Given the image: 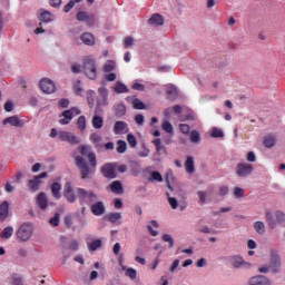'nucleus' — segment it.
<instances>
[{
    "instance_id": "obj_1",
    "label": "nucleus",
    "mask_w": 285,
    "mask_h": 285,
    "mask_svg": "<svg viewBox=\"0 0 285 285\" xmlns=\"http://www.w3.org/2000/svg\"><path fill=\"white\" fill-rule=\"evenodd\" d=\"M82 70L86 77H88V79H91V81H95V79H97V62L92 57L87 56L86 58H83Z\"/></svg>"
},
{
    "instance_id": "obj_2",
    "label": "nucleus",
    "mask_w": 285,
    "mask_h": 285,
    "mask_svg": "<svg viewBox=\"0 0 285 285\" xmlns=\"http://www.w3.org/2000/svg\"><path fill=\"white\" fill-rule=\"evenodd\" d=\"M35 233V226L32 223H23L17 230V237L20 242H28Z\"/></svg>"
},
{
    "instance_id": "obj_3",
    "label": "nucleus",
    "mask_w": 285,
    "mask_h": 285,
    "mask_svg": "<svg viewBox=\"0 0 285 285\" xmlns=\"http://www.w3.org/2000/svg\"><path fill=\"white\" fill-rule=\"evenodd\" d=\"M269 268L272 273H279L282 271V258L276 249L269 252Z\"/></svg>"
},
{
    "instance_id": "obj_4",
    "label": "nucleus",
    "mask_w": 285,
    "mask_h": 285,
    "mask_svg": "<svg viewBox=\"0 0 285 285\" xmlns=\"http://www.w3.org/2000/svg\"><path fill=\"white\" fill-rule=\"evenodd\" d=\"M75 115H81V110L77 107H72L71 109L62 111L61 117L65 118L60 119L59 124L62 126H68V124L72 121V117H75Z\"/></svg>"
},
{
    "instance_id": "obj_5",
    "label": "nucleus",
    "mask_w": 285,
    "mask_h": 285,
    "mask_svg": "<svg viewBox=\"0 0 285 285\" xmlns=\"http://www.w3.org/2000/svg\"><path fill=\"white\" fill-rule=\"evenodd\" d=\"M76 166L80 170V175L82 179H87L88 175H90V167H88V163L83 157L77 156L76 157Z\"/></svg>"
},
{
    "instance_id": "obj_6",
    "label": "nucleus",
    "mask_w": 285,
    "mask_h": 285,
    "mask_svg": "<svg viewBox=\"0 0 285 285\" xmlns=\"http://www.w3.org/2000/svg\"><path fill=\"white\" fill-rule=\"evenodd\" d=\"M39 88L45 92V95H52L57 90V86L49 78H42L39 82Z\"/></svg>"
},
{
    "instance_id": "obj_7",
    "label": "nucleus",
    "mask_w": 285,
    "mask_h": 285,
    "mask_svg": "<svg viewBox=\"0 0 285 285\" xmlns=\"http://www.w3.org/2000/svg\"><path fill=\"white\" fill-rule=\"evenodd\" d=\"M79 150H80V155H82V157H86V155H87L91 168H97V156L92 151L88 153V150H90V146L81 145L79 147Z\"/></svg>"
},
{
    "instance_id": "obj_8",
    "label": "nucleus",
    "mask_w": 285,
    "mask_h": 285,
    "mask_svg": "<svg viewBox=\"0 0 285 285\" xmlns=\"http://www.w3.org/2000/svg\"><path fill=\"white\" fill-rule=\"evenodd\" d=\"M254 167L248 163H240L236 166V175L238 177H248V175H253Z\"/></svg>"
},
{
    "instance_id": "obj_9",
    "label": "nucleus",
    "mask_w": 285,
    "mask_h": 285,
    "mask_svg": "<svg viewBox=\"0 0 285 285\" xmlns=\"http://www.w3.org/2000/svg\"><path fill=\"white\" fill-rule=\"evenodd\" d=\"M76 19L77 21H83L85 23H87V26H95V22L97 21V18L95 17L94 13H88L86 11H79L76 14Z\"/></svg>"
},
{
    "instance_id": "obj_10",
    "label": "nucleus",
    "mask_w": 285,
    "mask_h": 285,
    "mask_svg": "<svg viewBox=\"0 0 285 285\" xmlns=\"http://www.w3.org/2000/svg\"><path fill=\"white\" fill-rule=\"evenodd\" d=\"M59 139L60 141H67V144H71L72 146L81 142L79 137L75 136V134L70 131H60Z\"/></svg>"
},
{
    "instance_id": "obj_11",
    "label": "nucleus",
    "mask_w": 285,
    "mask_h": 285,
    "mask_svg": "<svg viewBox=\"0 0 285 285\" xmlns=\"http://www.w3.org/2000/svg\"><path fill=\"white\" fill-rule=\"evenodd\" d=\"M101 174L104 175V177H106V179H116L117 178V171L115 170V165L114 164H105L101 167Z\"/></svg>"
},
{
    "instance_id": "obj_12",
    "label": "nucleus",
    "mask_w": 285,
    "mask_h": 285,
    "mask_svg": "<svg viewBox=\"0 0 285 285\" xmlns=\"http://www.w3.org/2000/svg\"><path fill=\"white\" fill-rule=\"evenodd\" d=\"M63 197L67 198L69 204H75V202H77V195H75V189L72 188L71 183H66Z\"/></svg>"
},
{
    "instance_id": "obj_13",
    "label": "nucleus",
    "mask_w": 285,
    "mask_h": 285,
    "mask_svg": "<svg viewBox=\"0 0 285 285\" xmlns=\"http://www.w3.org/2000/svg\"><path fill=\"white\" fill-rule=\"evenodd\" d=\"M249 285H271V279L264 275H257L248 281Z\"/></svg>"
},
{
    "instance_id": "obj_14",
    "label": "nucleus",
    "mask_w": 285,
    "mask_h": 285,
    "mask_svg": "<svg viewBox=\"0 0 285 285\" xmlns=\"http://www.w3.org/2000/svg\"><path fill=\"white\" fill-rule=\"evenodd\" d=\"M90 210L94 215L101 216L106 214V206L104 202H97L91 206Z\"/></svg>"
},
{
    "instance_id": "obj_15",
    "label": "nucleus",
    "mask_w": 285,
    "mask_h": 285,
    "mask_svg": "<svg viewBox=\"0 0 285 285\" xmlns=\"http://www.w3.org/2000/svg\"><path fill=\"white\" fill-rule=\"evenodd\" d=\"M8 215H10V203L4 200L0 205V222H6V219H8Z\"/></svg>"
},
{
    "instance_id": "obj_16",
    "label": "nucleus",
    "mask_w": 285,
    "mask_h": 285,
    "mask_svg": "<svg viewBox=\"0 0 285 285\" xmlns=\"http://www.w3.org/2000/svg\"><path fill=\"white\" fill-rule=\"evenodd\" d=\"M4 126L10 124V126H14L16 128H23V121L19 119V116H11L3 120L2 122Z\"/></svg>"
},
{
    "instance_id": "obj_17",
    "label": "nucleus",
    "mask_w": 285,
    "mask_h": 285,
    "mask_svg": "<svg viewBox=\"0 0 285 285\" xmlns=\"http://www.w3.org/2000/svg\"><path fill=\"white\" fill-rule=\"evenodd\" d=\"M277 144V137L275 135H267L263 137V146L265 148H275Z\"/></svg>"
},
{
    "instance_id": "obj_18",
    "label": "nucleus",
    "mask_w": 285,
    "mask_h": 285,
    "mask_svg": "<svg viewBox=\"0 0 285 285\" xmlns=\"http://www.w3.org/2000/svg\"><path fill=\"white\" fill-rule=\"evenodd\" d=\"M36 202L41 210H46V208H48V196L46 195V193L41 191L37 196Z\"/></svg>"
},
{
    "instance_id": "obj_19",
    "label": "nucleus",
    "mask_w": 285,
    "mask_h": 285,
    "mask_svg": "<svg viewBox=\"0 0 285 285\" xmlns=\"http://www.w3.org/2000/svg\"><path fill=\"white\" fill-rule=\"evenodd\" d=\"M111 193L115 195H124V185L121 180H115L109 185Z\"/></svg>"
},
{
    "instance_id": "obj_20",
    "label": "nucleus",
    "mask_w": 285,
    "mask_h": 285,
    "mask_svg": "<svg viewBox=\"0 0 285 285\" xmlns=\"http://www.w3.org/2000/svg\"><path fill=\"white\" fill-rule=\"evenodd\" d=\"M148 23L150 26H164V17L159 13H154L149 19Z\"/></svg>"
},
{
    "instance_id": "obj_21",
    "label": "nucleus",
    "mask_w": 285,
    "mask_h": 285,
    "mask_svg": "<svg viewBox=\"0 0 285 285\" xmlns=\"http://www.w3.org/2000/svg\"><path fill=\"white\" fill-rule=\"evenodd\" d=\"M80 39L85 46H95V36L90 32L82 33Z\"/></svg>"
},
{
    "instance_id": "obj_22",
    "label": "nucleus",
    "mask_w": 285,
    "mask_h": 285,
    "mask_svg": "<svg viewBox=\"0 0 285 285\" xmlns=\"http://www.w3.org/2000/svg\"><path fill=\"white\" fill-rule=\"evenodd\" d=\"M90 140L92 141L95 148L100 150V148H104V145L101 141H104V138L99 134H91L90 135Z\"/></svg>"
},
{
    "instance_id": "obj_23",
    "label": "nucleus",
    "mask_w": 285,
    "mask_h": 285,
    "mask_svg": "<svg viewBox=\"0 0 285 285\" xmlns=\"http://www.w3.org/2000/svg\"><path fill=\"white\" fill-rule=\"evenodd\" d=\"M39 19L42 23H50V21H52V13L50 11H46V9H40Z\"/></svg>"
},
{
    "instance_id": "obj_24",
    "label": "nucleus",
    "mask_w": 285,
    "mask_h": 285,
    "mask_svg": "<svg viewBox=\"0 0 285 285\" xmlns=\"http://www.w3.org/2000/svg\"><path fill=\"white\" fill-rule=\"evenodd\" d=\"M51 195L55 199H61V184L53 183L51 185Z\"/></svg>"
},
{
    "instance_id": "obj_25",
    "label": "nucleus",
    "mask_w": 285,
    "mask_h": 285,
    "mask_svg": "<svg viewBox=\"0 0 285 285\" xmlns=\"http://www.w3.org/2000/svg\"><path fill=\"white\" fill-rule=\"evenodd\" d=\"M177 87L170 85L167 88V99H169V101H175V99H177Z\"/></svg>"
},
{
    "instance_id": "obj_26",
    "label": "nucleus",
    "mask_w": 285,
    "mask_h": 285,
    "mask_svg": "<svg viewBox=\"0 0 285 285\" xmlns=\"http://www.w3.org/2000/svg\"><path fill=\"white\" fill-rule=\"evenodd\" d=\"M29 190H31L32 193H37V190H39V186H41V180H39V178H36V176L33 177V179L29 180Z\"/></svg>"
},
{
    "instance_id": "obj_27",
    "label": "nucleus",
    "mask_w": 285,
    "mask_h": 285,
    "mask_svg": "<svg viewBox=\"0 0 285 285\" xmlns=\"http://www.w3.org/2000/svg\"><path fill=\"white\" fill-rule=\"evenodd\" d=\"M185 169L189 174L195 173V160L193 159V157L190 156L187 157V160L185 161Z\"/></svg>"
},
{
    "instance_id": "obj_28",
    "label": "nucleus",
    "mask_w": 285,
    "mask_h": 285,
    "mask_svg": "<svg viewBox=\"0 0 285 285\" xmlns=\"http://www.w3.org/2000/svg\"><path fill=\"white\" fill-rule=\"evenodd\" d=\"M101 246H104V242L101 239H96L88 244V250H90V253H95V250H98Z\"/></svg>"
},
{
    "instance_id": "obj_29",
    "label": "nucleus",
    "mask_w": 285,
    "mask_h": 285,
    "mask_svg": "<svg viewBox=\"0 0 285 285\" xmlns=\"http://www.w3.org/2000/svg\"><path fill=\"white\" fill-rule=\"evenodd\" d=\"M250 266V264L246 263L242 256H234L233 257V266L234 268H240V266Z\"/></svg>"
},
{
    "instance_id": "obj_30",
    "label": "nucleus",
    "mask_w": 285,
    "mask_h": 285,
    "mask_svg": "<svg viewBox=\"0 0 285 285\" xmlns=\"http://www.w3.org/2000/svg\"><path fill=\"white\" fill-rule=\"evenodd\" d=\"M105 219H108V222L115 224L121 219V213H109L105 216Z\"/></svg>"
},
{
    "instance_id": "obj_31",
    "label": "nucleus",
    "mask_w": 285,
    "mask_h": 285,
    "mask_svg": "<svg viewBox=\"0 0 285 285\" xmlns=\"http://www.w3.org/2000/svg\"><path fill=\"white\" fill-rule=\"evenodd\" d=\"M265 217L268 222L269 228H275V226H277V222H275V217L273 216V213L271 210H266Z\"/></svg>"
},
{
    "instance_id": "obj_32",
    "label": "nucleus",
    "mask_w": 285,
    "mask_h": 285,
    "mask_svg": "<svg viewBox=\"0 0 285 285\" xmlns=\"http://www.w3.org/2000/svg\"><path fill=\"white\" fill-rule=\"evenodd\" d=\"M254 229L258 235H264L266 233V225H264V222L258 220L254 223Z\"/></svg>"
},
{
    "instance_id": "obj_33",
    "label": "nucleus",
    "mask_w": 285,
    "mask_h": 285,
    "mask_svg": "<svg viewBox=\"0 0 285 285\" xmlns=\"http://www.w3.org/2000/svg\"><path fill=\"white\" fill-rule=\"evenodd\" d=\"M92 126H94V128H96L98 130L104 128V118L100 116H94Z\"/></svg>"
},
{
    "instance_id": "obj_34",
    "label": "nucleus",
    "mask_w": 285,
    "mask_h": 285,
    "mask_svg": "<svg viewBox=\"0 0 285 285\" xmlns=\"http://www.w3.org/2000/svg\"><path fill=\"white\" fill-rule=\"evenodd\" d=\"M13 233H14V229L11 226H8L2 230L1 237L2 239H10Z\"/></svg>"
},
{
    "instance_id": "obj_35",
    "label": "nucleus",
    "mask_w": 285,
    "mask_h": 285,
    "mask_svg": "<svg viewBox=\"0 0 285 285\" xmlns=\"http://www.w3.org/2000/svg\"><path fill=\"white\" fill-rule=\"evenodd\" d=\"M127 148H128V145L126 144V141H124V140L117 141V153H119V155H124V153H126Z\"/></svg>"
},
{
    "instance_id": "obj_36",
    "label": "nucleus",
    "mask_w": 285,
    "mask_h": 285,
    "mask_svg": "<svg viewBox=\"0 0 285 285\" xmlns=\"http://www.w3.org/2000/svg\"><path fill=\"white\" fill-rule=\"evenodd\" d=\"M132 108H135V110H146V104L136 98L132 100Z\"/></svg>"
},
{
    "instance_id": "obj_37",
    "label": "nucleus",
    "mask_w": 285,
    "mask_h": 285,
    "mask_svg": "<svg viewBox=\"0 0 285 285\" xmlns=\"http://www.w3.org/2000/svg\"><path fill=\"white\" fill-rule=\"evenodd\" d=\"M125 128H128V124L125 121H116L114 130L115 132H124Z\"/></svg>"
},
{
    "instance_id": "obj_38",
    "label": "nucleus",
    "mask_w": 285,
    "mask_h": 285,
    "mask_svg": "<svg viewBox=\"0 0 285 285\" xmlns=\"http://www.w3.org/2000/svg\"><path fill=\"white\" fill-rule=\"evenodd\" d=\"M114 90L118 94L128 92V87H126V85H124L122 82H116Z\"/></svg>"
},
{
    "instance_id": "obj_39",
    "label": "nucleus",
    "mask_w": 285,
    "mask_h": 285,
    "mask_svg": "<svg viewBox=\"0 0 285 285\" xmlns=\"http://www.w3.org/2000/svg\"><path fill=\"white\" fill-rule=\"evenodd\" d=\"M189 139L191 144H199V140L202 139V137L199 136V131L193 130L189 135Z\"/></svg>"
},
{
    "instance_id": "obj_40",
    "label": "nucleus",
    "mask_w": 285,
    "mask_h": 285,
    "mask_svg": "<svg viewBox=\"0 0 285 285\" xmlns=\"http://www.w3.org/2000/svg\"><path fill=\"white\" fill-rule=\"evenodd\" d=\"M116 117L121 118L126 115V106L125 105H118L116 108Z\"/></svg>"
},
{
    "instance_id": "obj_41",
    "label": "nucleus",
    "mask_w": 285,
    "mask_h": 285,
    "mask_svg": "<svg viewBox=\"0 0 285 285\" xmlns=\"http://www.w3.org/2000/svg\"><path fill=\"white\" fill-rule=\"evenodd\" d=\"M77 126L79 130H86V116H80L77 120Z\"/></svg>"
},
{
    "instance_id": "obj_42",
    "label": "nucleus",
    "mask_w": 285,
    "mask_h": 285,
    "mask_svg": "<svg viewBox=\"0 0 285 285\" xmlns=\"http://www.w3.org/2000/svg\"><path fill=\"white\" fill-rule=\"evenodd\" d=\"M127 141L131 148H137V138L135 137V135L129 134L127 136Z\"/></svg>"
},
{
    "instance_id": "obj_43",
    "label": "nucleus",
    "mask_w": 285,
    "mask_h": 285,
    "mask_svg": "<svg viewBox=\"0 0 285 285\" xmlns=\"http://www.w3.org/2000/svg\"><path fill=\"white\" fill-rule=\"evenodd\" d=\"M60 217H61V214L56 213L55 216L49 219V224H50L51 226H55V227L59 226V219H60Z\"/></svg>"
},
{
    "instance_id": "obj_44",
    "label": "nucleus",
    "mask_w": 285,
    "mask_h": 285,
    "mask_svg": "<svg viewBox=\"0 0 285 285\" xmlns=\"http://www.w3.org/2000/svg\"><path fill=\"white\" fill-rule=\"evenodd\" d=\"M125 275H126L127 277H130L131 279H137V271H136L135 268H132V267H128V268L126 269Z\"/></svg>"
},
{
    "instance_id": "obj_45",
    "label": "nucleus",
    "mask_w": 285,
    "mask_h": 285,
    "mask_svg": "<svg viewBox=\"0 0 285 285\" xmlns=\"http://www.w3.org/2000/svg\"><path fill=\"white\" fill-rule=\"evenodd\" d=\"M277 224H285V214L282 210H277L275 214Z\"/></svg>"
},
{
    "instance_id": "obj_46",
    "label": "nucleus",
    "mask_w": 285,
    "mask_h": 285,
    "mask_svg": "<svg viewBox=\"0 0 285 285\" xmlns=\"http://www.w3.org/2000/svg\"><path fill=\"white\" fill-rule=\"evenodd\" d=\"M163 130H165V132H168L169 135H173V132H174L173 124H170V121H164Z\"/></svg>"
},
{
    "instance_id": "obj_47",
    "label": "nucleus",
    "mask_w": 285,
    "mask_h": 285,
    "mask_svg": "<svg viewBox=\"0 0 285 285\" xmlns=\"http://www.w3.org/2000/svg\"><path fill=\"white\" fill-rule=\"evenodd\" d=\"M163 242H167V244H169V248H173V246H175V239H173V236H170L169 234H165L163 236Z\"/></svg>"
},
{
    "instance_id": "obj_48",
    "label": "nucleus",
    "mask_w": 285,
    "mask_h": 285,
    "mask_svg": "<svg viewBox=\"0 0 285 285\" xmlns=\"http://www.w3.org/2000/svg\"><path fill=\"white\" fill-rule=\"evenodd\" d=\"M11 284L12 285H23V279L18 274H13Z\"/></svg>"
},
{
    "instance_id": "obj_49",
    "label": "nucleus",
    "mask_w": 285,
    "mask_h": 285,
    "mask_svg": "<svg viewBox=\"0 0 285 285\" xmlns=\"http://www.w3.org/2000/svg\"><path fill=\"white\" fill-rule=\"evenodd\" d=\"M212 137L214 138L224 137V131L222 129H218L217 127H214L212 129Z\"/></svg>"
},
{
    "instance_id": "obj_50",
    "label": "nucleus",
    "mask_w": 285,
    "mask_h": 285,
    "mask_svg": "<svg viewBox=\"0 0 285 285\" xmlns=\"http://www.w3.org/2000/svg\"><path fill=\"white\" fill-rule=\"evenodd\" d=\"M115 70V61H109L104 66V72H112Z\"/></svg>"
},
{
    "instance_id": "obj_51",
    "label": "nucleus",
    "mask_w": 285,
    "mask_h": 285,
    "mask_svg": "<svg viewBox=\"0 0 285 285\" xmlns=\"http://www.w3.org/2000/svg\"><path fill=\"white\" fill-rule=\"evenodd\" d=\"M151 179L153 181H164V177L159 171H153L151 173Z\"/></svg>"
},
{
    "instance_id": "obj_52",
    "label": "nucleus",
    "mask_w": 285,
    "mask_h": 285,
    "mask_svg": "<svg viewBox=\"0 0 285 285\" xmlns=\"http://www.w3.org/2000/svg\"><path fill=\"white\" fill-rule=\"evenodd\" d=\"M234 195L237 199H242V197H244V189L240 187H235Z\"/></svg>"
},
{
    "instance_id": "obj_53",
    "label": "nucleus",
    "mask_w": 285,
    "mask_h": 285,
    "mask_svg": "<svg viewBox=\"0 0 285 285\" xmlns=\"http://www.w3.org/2000/svg\"><path fill=\"white\" fill-rule=\"evenodd\" d=\"M4 110L6 112H12L14 110V104L9 100L4 104Z\"/></svg>"
},
{
    "instance_id": "obj_54",
    "label": "nucleus",
    "mask_w": 285,
    "mask_h": 285,
    "mask_svg": "<svg viewBox=\"0 0 285 285\" xmlns=\"http://www.w3.org/2000/svg\"><path fill=\"white\" fill-rule=\"evenodd\" d=\"M73 90L76 95H81L83 92V89L81 88V80H78L76 85L73 86Z\"/></svg>"
},
{
    "instance_id": "obj_55",
    "label": "nucleus",
    "mask_w": 285,
    "mask_h": 285,
    "mask_svg": "<svg viewBox=\"0 0 285 285\" xmlns=\"http://www.w3.org/2000/svg\"><path fill=\"white\" fill-rule=\"evenodd\" d=\"M63 224H65L66 228H71L72 227V216H65Z\"/></svg>"
},
{
    "instance_id": "obj_56",
    "label": "nucleus",
    "mask_w": 285,
    "mask_h": 285,
    "mask_svg": "<svg viewBox=\"0 0 285 285\" xmlns=\"http://www.w3.org/2000/svg\"><path fill=\"white\" fill-rule=\"evenodd\" d=\"M59 108H68L70 106V100L62 98L58 102Z\"/></svg>"
},
{
    "instance_id": "obj_57",
    "label": "nucleus",
    "mask_w": 285,
    "mask_h": 285,
    "mask_svg": "<svg viewBox=\"0 0 285 285\" xmlns=\"http://www.w3.org/2000/svg\"><path fill=\"white\" fill-rule=\"evenodd\" d=\"M69 250H79V242L73 239L69 244Z\"/></svg>"
},
{
    "instance_id": "obj_58",
    "label": "nucleus",
    "mask_w": 285,
    "mask_h": 285,
    "mask_svg": "<svg viewBox=\"0 0 285 285\" xmlns=\"http://www.w3.org/2000/svg\"><path fill=\"white\" fill-rule=\"evenodd\" d=\"M132 90H139L140 92H144L146 90V86L142 83L136 82L132 85Z\"/></svg>"
},
{
    "instance_id": "obj_59",
    "label": "nucleus",
    "mask_w": 285,
    "mask_h": 285,
    "mask_svg": "<svg viewBox=\"0 0 285 285\" xmlns=\"http://www.w3.org/2000/svg\"><path fill=\"white\" fill-rule=\"evenodd\" d=\"M75 8V0H70L63 8V12H70V10Z\"/></svg>"
},
{
    "instance_id": "obj_60",
    "label": "nucleus",
    "mask_w": 285,
    "mask_h": 285,
    "mask_svg": "<svg viewBox=\"0 0 285 285\" xmlns=\"http://www.w3.org/2000/svg\"><path fill=\"white\" fill-rule=\"evenodd\" d=\"M135 121L138 124V126H144V115L138 114L135 116Z\"/></svg>"
},
{
    "instance_id": "obj_61",
    "label": "nucleus",
    "mask_w": 285,
    "mask_h": 285,
    "mask_svg": "<svg viewBox=\"0 0 285 285\" xmlns=\"http://www.w3.org/2000/svg\"><path fill=\"white\" fill-rule=\"evenodd\" d=\"M180 131H181L184 135H188V132H190V126H188L187 124H181V125H180Z\"/></svg>"
},
{
    "instance_id": "obj_62",
    "label": "nucleus",
    "mask_w": 285,
    "mask_h": 285,
    "mask_svg": "<svg viewBox=\"0 0 285 285\" xmlns=\"http://www.w3.org/2000/svg\"><path fill=\"white\" fill-rule=\"evenodd\" d=\"M168 202H169L171 208L175 210L178 206L177 198L169 197Z\"/></svg>"
},
{
    "instance_id": "obj_63",
    "label": "nucleus",
    "mask_w": 285,
    "mask_h": 285,
    "mask_svg": "<svg viewBox=\"0 0 285 285\" xmlns=\"http://www.w3.org/2000/svg\"><path fill=\"white\" fill-rule=\"evenodd\" d=\"M219 195H220V197L228 195V186H220Z\"/></svg>"
},
{
    "instance_id": "obj_64",
    "label": "nucleus",
    "mask_w": 285,
    "mask_h": 285,
    "mask_svg": "<svg viewBox=\"0 0 285 285\" xmlns=\"http://www.w3.org/2000/svg\"><path fill=\"white\" fill-rule=\"evenodd\" d=\"M78 195H79V197L86 198V197H88L89 193H88V190H86L83 188H78Z\"/></svg>"
}]
</instances>
